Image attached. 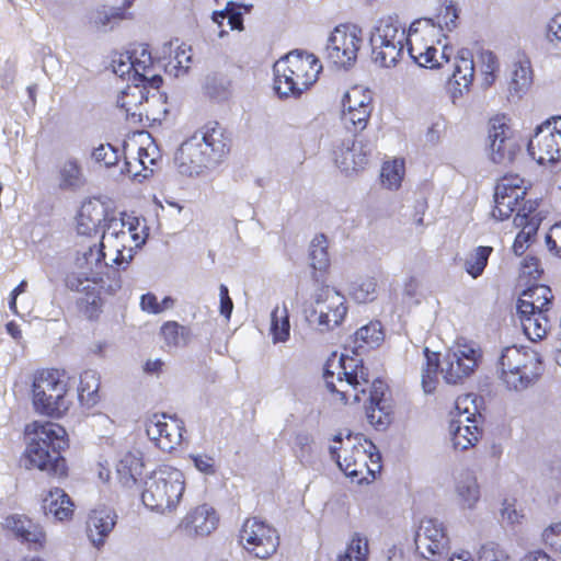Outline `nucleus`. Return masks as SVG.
I'll use <instances>...</instances> for the list:
<instances>
[{"label":"nucleus","instance_id":"63","mask_svg":"<svg viewBox=\"0 0 561 561\" xmlns=\"http://www.w3.org/2000/svg\"><path fill=\"white\" fill-rule=\"evenodd\" d=\"M191 59V55H186L184 49L178 50L175 55V64L169 62V65L165 66V71L174 73L175 77L186 73L188 66H184V62L188 64Z\"/></svg>","mask_w":561,"mask_h":561},{"label":"nucleus","instance_id":"36","mask_svg":"<svg viewBox=\"0 0 561 561\" xmlns=\"http://www.w3.org/2000/svg\"><path fill=\"white\" fill-rule=\"evenodd\" d=\"M474 76L473 56L470 49L461 48L456 57L451 78L458 87L468 89Z\"/></svg>","mask_w":561,"mask_h":561},{"label":"nucleus","instance_id":"16","mask_svg":"<svg viewBox=\"0 0 561 561\" xmlns=\"http://www.w3.org/2000/svg\"><path fill=\"white\" fill-rule=\"evenodd\" d=\"M133 59V54L129 53V50L119 54L117 58L113 59V71L115 75L124 78L125 76L128 77V80L134 83V88H128V91H123L122 96L117 100V105L125 110L127 118H133L134 121L141 122L142 121V113L137 114L136 112H131L130 104L125 100L129 96H136L135 89L136 88H142L144 87V79L140 76H136V65Z\"/></svg>","mask_w":561,"mask_h":561},{"label":"nucleus","instance_id":"50","mask_svg":"<svg viewBox=\"0 0 561 561\" xmlns=\"http://www.w3.org/2000/svg\"><path fill=\"white\" fill-rule=\"evenodd\" d=\"M414 46H409V55L413 59V61L420 67L431 68V69H439L443 67L442 61L436 59L437 48L433 45L426 46L424 50H420L417 54L415 53Z\"/></svg>","mask_w":561,"mask_h":561},{"label":"nucleus","instance_id":"6","mask_svg":"<svg viewBox=\"0 0 561 561\" xmlns=\"http://www.w3.org/2000/svg\"><path fill=\"white\" fill-rule=\"evenodd\" d=\"M67 383L57 369H44L34 375L32 382V402L36 412L60 417L69 408L65 396Z\"/></svg>","mask_w":561,"mask_h":561},{"label":"nucleus","instance_id":"3","mask_svg":"<svg viewBox=\"0 0 561 561\" xmlns=\"http://www.w3.org/2000/svg\"><path fill=\"white\" fill-rule=\"evenodd\" d=\"M313 54L295 49L279 58L273 66L274 91L280 98H297L309 89L321 71Z\"/></svg>","mask_w":561,"mask_h":561},{"label":"nucleus","instance_id":"5","mask_svg":"<svg viewBox=\"0 0 561 561\" xmlns=\"http://www.w3.org/2000/svg\"><path fill=\"white\" fill-rule=\"evenodd\" d=\"M501 379L508 389L522 391L531 386L541 374L538 354L527 347L507 346L499 360Z\"/></svg>","mask_w":561,"mask_h":561},{"label":"nucleus","instance_id":"45","mask_svg":"<svg viewBox=\"0 0 561 561\" xmlns=\"http://www.w3.org/2000/svg\"><path fill=\"white\" fill-rule=\"evenodd\" d=\"M161 335L169 347H183L187 345L191 331L175 321H168L161 327Z\"/></svg>","mask_w":561,"mask_h":561},{"label":"nucleus","instance_id":"8","mask_svg":"<svg viewBox=\"0 0 561 561\" xmlns=\"http://www.w3.org/2000/svg\"><path fill=\"white\" fill-rule=\"evenodd\" d=\"M362 43V31L356 25H337L328 38L325 56L336 67L350 69L357 60Z\"/></svg>","mask_w":561,"mask_h":561},{"label":"nucleus","instance_id":"61","mask_svg":"<svg viewBox=\"0 0 561 561\" xmlns=\"http://www.w3.org/2000/svg\"><path fill=\"white\" fill-rule=\"evenodd\" d=\"M89 278L83 273H71L66 277V286L78 293H89L90 283Z\"/></svg>","mask_w":561,"mask_h":561},{"label":"nucleus","instance_id":"12","mask_svg":"<svg viewBox=\"0 0 561 561\" xmlns=\"http://www.w3.org/2000/svg\"><path fill=\"white\" fill-rule=\"evenodd\" d=\"M527 188L519 175H505L495 186L492 217L504 221L515 211L518 201H524Z\"/></svg>","mask_w":561,"mask_h":561},{"label":"nucleus","instance_id":"64","mask_svg":"<svg viewBox=\"0 0 561 561\" xmlns=\"http://www.w3.org/2000/svg\"><path fill=\"white\" fill-rule=\"evenodd\" d=\"M140 308L142 311L151 314H159L163 311V307L158 302L156 295L152 293L141 295Z\"/></svg>","mask_w":561,"mask_h":561},{"label":"nucleus","instance_id":"47","mask_svg":"<svg viewBox=\"0 0 561 561\" xmlns=\"http://www.w3.org/2000/svg\"><path fill=\"white\" fill-rule=\"evenodd\" d=\"M164 419H161V425L164 427L162 444H160V448L162 450H172L176 445H180L182 440V435L184 431V424L176 416L171 417L172 423L169 424Z\"/></svg>","mask_w":561,"mask_h":561},{"label":"nucleus","instance_id":"34","mask_svg":"<svg viewBox=\"0 0 561 561\" xmlns=\"http://www.w3.org/2000/svg\"><path fill=\"white\" fill-rule=\"evenodd\" d=\"M547 312L548 310H542L518 314L523 332L529 340L537 341L546 336L550 323Z\"/></svg>","mask_w":561,"mask_h":561},{"label":"nucleus","instance_id":"23","mask_svg":"<svg viewBox=\"0 0 561 561\" xmlns=\"http://www.w3.org/2000/svg\"><path fill=\"white\" fill-rule=\"evenodd\" d=\"M218 520L216 511L211 506L203 504L186 514L181 523V527L187 534L207 536L217 528Z\"/></svg>","mask_w":561,"mask_h":561},{"label":"nucleus","instance_id":"39","mask_svg":"<svg viewBox=\"0 0 561 561\" xmlns=\"http://www.w3.org/2000/svg\"><path fill=\"white\" fill-rule=\"evenodd\" d=\"M493 248L489 245L476 247L465 259L463 268L472 277H480L489 262Z\"/></svg>","mask_w":561,"mask_h":561},{"label":"nucleus","instance_id":"14","mask_svg":"<svg viewBox=\"0 0 561 561\" xmlns=\"http://www.w3.org/2000/svg\"><path fill=\"white\" fill-rule=\"evenodd\" d=\"M341 371H339V381H343L341 375L344 376L345 383L353 391V401L358 403L362 401L360 394H366L369 385V371L364 366L363 358H355L348 354H342L339 360Z\"/></svg>","mask_w":561,"mask_h":561},{"label":"nucleus","instance_id":"57","mask_svg":"<svg viewBox=\"0 0 561 561\" xmlns=\"http://www.w3.org/2000/svg\"><path fill=\"white\" fill-rule=\"evenodd\" d=\"M323 317L320 318V313H318L317 309H308L306 310V319L307 321L316 325L320 332H328L333 330L339 324H334L332 321V312H324Z\"/></svg>","mask_w":561,"mask_h":561},{"label":"nucleus","instance_id":"54","mask_svg":"<svg viewBox=\"0 0 561 561\" xmlns=\"http://www.w3.org/2000/svg\"><path fill=\"white\" fill-rule=\"evenodd\" d=\"M370 95L364 93L360 89L354 88L343 98V110H362V107L371 106Z\"/></svg>","mask_w":561,"mask_h":561},{"label":"nucleus","instance_id":"55","mask_svg":"<svg viewBox=\"0 0 561 561\" xmlns=\"http://www.w3.org/2000/svg\"><path fill=\"white\" fill-rule=\"evenodd\" d=\"M402 164L385 163L381 169V181L388 188H398L402 181Z\"/></svg>","mask_w":561,"mask_h":561},{"label":"nucleus","instance_id":"2","mask_svg":"<svg viewBox=\"0 0 561 561\" xmlns=\"http://www.w3.org/2000/svg\"><path fill=\"white\" fill-rule=\"evenodd\" d=\"M27 438L25 456L33 467L51 477L64 478L68 473L61 453L68 448L66 430L49 421H34L25 425Z\"/></svg>","mask_w":561,"mask_h":561},{"label":"nucleus","instance_id":"11","mask_svg":"<svg viewBox=\"0 0 561 561\" xmlns=\"http://www.w3.org/2000/svg\"><path fill=\"white\" fill-rule=\"evenodd\" d=\"M414 541L416 550L427 560L435 561L448 554L449 540L443 524L437 519H423L415 534Z\"/></svg>","mask_w":561,"mask_h":561},{"label":"nucleus","instance_id":"42","mask_svg":"<svg viewBox=\"0 0 561 561\" xmlns=\"http://www.w3.org/2000/svg\"><path fill=\"white\" fill-rule=\"evenodd\" d=\"M100 379L95 370L89 369L80 375L78 397L82 403L94 405L98 402Z\"/></svg>","mask_w":561,"mask_h":561},{"label":"nucleus","instance_id":"17","mask_svg":"<svg viewBox=\"0 0 561 561\" xmlns=\"http://www.w3.org/2000/svg\"><path fill=\"white\" fill-rule=\"evenodd\" d=\"M387 385L376 378L369 387V405L366 408L368 422L377 430H386L391 423L392 409L386 399Z\"/></svg>","mask_w":561,"mask_h":561},{"label":"nucleus","instance_id":"1","mask_svg":"<svg viewBox=\"0 0 561 561\" xmlns=\"http://www.w3.org/2000/svg\"><path fill=\"white\" fill-rule=\"evenodd\" d=\"M229 146L225 129L218 123L208 124L180 146L174 163L180 174L198 176L204 170L216 167L229 151Z\"/></svg>","mask_w":561,"mask_h":561},{"label":"nucleus","instance_id":"49","mask_svg":"<svg viewBox=\"0 0 561 561\" xmlns=\"http://www.w3.org/2000/svg\"><path fill=\"white\" fill-rule=\"evenodd\" d=\"M312 443L313 438L308 433H298L295 437L296 457L304 466H311L316 462Z\"/></svg>","mask_w":561,"mask_h":561},{"label":"nucleus","instance_id":"26","mask_svg":"<svg viewBox=\"0 0 561 561\" xmlns=\"http://www.w3.org/2000/svg\"><path fill=\"white\" fill-rule=\"evenodd\" d=\"M42 508L46 516L51 515L59 522L70 518L73 514V503L70 496L60 488L49 490L43 499Z\"/></svg>","mask_w":561,"mask_h":561},{"label":"nucleus","instance_id":"43","mask_svg":"<svg viewBox=\"0 0 561 561\" xmlns=\"http://www.w3.org/2000/svg\"><path fill=\"white\" fill-rule=\"evenodd\" d=\"M348 291L358 304L374 301L377 297V282L374 277H359L351 283Z\"/></svg>","mask_w":561,"mask_h":561},{"label":"nucleus","instance_id":"30","mask_svg":"<svg viewBox=\"0 0 561 561\" xmlns=\"http://www.w3.org/2000/svg\"><path fill=\"white\" fill-rule=\"evenodd\" d=\"M133 54L131 61L136 65V76L144 79V87L150 85L152 89L160 88L163 80L160 75L149 76L152 65V57L148 49V45H139L137 48L129 50Z\"/></svg>","mask_w":561,"mask_h":561},{"label":"nucleus","instance_id":"53","mask_svg":"<svg viewBox=\"0 0 561 561\" xmlns=\"http://www.w3.org/2000/svg\"><path fill=\"white\" fill-rule=\"evenodd\" d=\"M457 20H458V11L456 5L450 2L449 4L445 5L439 13L436 15V24H437V31L443 32H451L457 26Z\"/></svg>","mask_w":561,"mask_h":561},{"label":"nucleus","instance_id":"41","mask_svg":"<svg viewBox=\"0 0 561 561\" xmlns=\"http://www.w3.org/2000/svg\"><path fill=\"white\" fill-rule=\"evenodd\" d=\"M273 342H286L290 335L289 313L286 305L280 309L276 306L271 313V328H270Z\"/></svg>","mask_w":561,"mask_h":561},{"label":"nucleus","instance_id":"37","mask_svg":"<svg viewBox=\"0 0 561 561\" xmlns=\"http://www.w3.org/2000/svg\"><path fill=\"white\" fill-rule=\"evenodd\" d=\"M133 218L134 217L127 216L125 213L122 214L121 218L110 216L107 213L106 219L101 227V241L103 247L117 248L116 237L127 231L128 222L131 221Z\"/></svg>","mask_w":561,"mask_h":561},{"label":"nucleus","instance_id":"10","mask_svg":"<svg viewBox=\"0 0 561 561\" xmlns=\"http://www.w3.org/2000/svg\"><path fill=\"white\" fill-rule=\"evenodd\" d=\"M529 154L538 162L561 158V117L556 116L538 125L527 145Z\"/></svg>","mask_w":561,"mask_h":561},{"label":"nucleus","instance_id":"7","mask_svg":"<svg viewBox=\"0 0 561 561\" xmlns=\"http://www.w3.org/2000/svg\"><path fill=\"white\" fill-rule=\"evenodd\" d=\"M481 359L482 352L478 344L458 340L446 351L440 371L447 383L457 385L473 374Z\"/></svg>","mask_w":561,"mask_h":561},{"label":"nucleus","instance_id":"22","mask_svg":"<svg viewBox=\"0 0 561 561\" xmlns=\"http://www.w3.org/2000/svg\"><path fill=\"white\" fill-rule=\"evenodd\" d=\"M385 339L382 325L379 321H370L360 327L344 346L345 352L362 356L369 350L378 347Z\"/></svg>","mask_w":561,"mask_h":561},{"label":"nucleus","instance_id":"24","mask_svg":"<svg viewBox=\"0 0 561 561\" xmlns=\"http://www.w3.org/2000/svg\"><path fill=\"white\" fill-rule=\"evenodd\" d=\"M553 295L551 288L543 284L527 287L516 302L517 314H529L533 311L549 310Z\"/></svg>","mask_w":561,"mask_h":561},{"label":"nucleus","instance_id":"35","mask_svg":"<svg viewBox=\"0 0 561 561\" xmlns=\"http://www.w3.org/2000/svg\"><path fill=\"white\" fill-rule=\"evenodd\" d=\"M456 493L462 507L473 508L480 499V489L476 476L462 472L456 481Z\"/></svg>","mask_w":561,"mask_h":561},{"label":"nucleus","instance_id":"4","mask_svg":"<svg viewBox=\"0 0 561 561\" xmlns=\"http://www.w3.org/2000/svg\"><path fill=\"white\" fill-rule=\"evenodd\" d=\"M184 490L183 472L170 466H161L146 479L141 501L151 511L171 513L179 505Z\"/></svg>","mask_w":561,"mask_h":561},{"label":"nucleus","instance_id":"25","mask_svg":"<svg viewBox=\"0 0 561 561\" xmlns=\"http://www.w3.org/2000/svg\"><path fill=\"white\" fill-rule=\"evenodd\" d=\"M107 209L99 199L85 201L79 210L77 218V229L79 234L90 236L101 230L103 221L106 219Z\"/></svg>","mask_w":561,"mask_h":561},{"label":"nucleus","instance_id":"19","mask_svg":"<svg viewBox=\"0 0 561 561\" xmlns=\"http://www.w3.org/2000/svg\"><path fill=\"white\" fill-rule=\"evenodd\" d=\"M117 522L115 511L107 506H100L90 512L87 522V535L93 547L100 549L114 529Z\"/></svg>","mask_w":561,"mask_h":561},{"label":"nucleus","instance_id":"13","mask_svg":"<svg viewBox=\"0 0 561 561\" xmlns=\"http://www.w3.org/2000/svg\"><path fill=\"white\" fill-rule=\"evenodd\" d=\"M159 89H152L150 85L136 88V96H133L136 99L135 102L127 101L131 106V112L142 113L148 121L161 123L169 114V110L165 105L168 96Z\"/></svg>","mask_w":561,"mask_h":561},{"label":"nucleus","instance_id":"15","mask_svg":"<svg viewBox=\"0 0 561 561\" xmlns=\"http://www.w3.org/2000/svg\"><path fill=\"white\" fill-rule=\"evenodd\" d=\"M510 128L504 117H494L489 123L490 158L494 163L512 162L515 157V142L508 137Z\"/></svg>","mask_w":561,"mask_h":561},{"label":"nucleus","instance_id":"60","mask_svg":"<svg viewBox=\"0 0 561 561\" xmlns=\"http://www.w3.org/2000/svg\"><path fill=\"white\" fill-rule=\"evenodd\" d=\"M542 539L551 550L561 553V522L546 528Z\"/></svg>","mask_w":561,"mask_h":561},{"label":"nucleus","instance_id":"31","mask_svg":"<svg viewBox=\"0 0 561 561\" xmlns=\"http://www.w3.org/2000/svg\"><path fill=\"white\" fill-rule=\"evenodd\" d=\"M144 461L139 453L125 454L116 465V472L124 486L133 488L142 474Z\"/></svg>","mask_w":561,"mask_h":561},{"label":"nucleus","instance_id":"46","mask_svg":"<svg viewBox=\"0 0 561 561\" xmlns=\"http://www.w3.org/2000/svg\"><path fill=\"white\" fill-rule=\"evenodd\" d=\"M453 444L455 448L465 450L478 442L479 430L477 425H459L451 423Z\"/></svg>","mask_w":561,"mask_h":561},{"label":"nucleus","instance_id":"28","mask_svg":"<svg viewBox=\"0 0 561 561\" xmlns=\"http://www.w3.org/2000/svg\"><path fill=\"white\" fill-rule=\"evenodd\" d=\"M407 39L404 27L399 25L397 16H386L378 20L373 27L369 36V43H393L403 44Z\"/></svg>","mask_w":561,"mask_h":561},{"label":"nucleus","instance_id":"62","mask_svg":"<svg viewBox=\"0 0 561 561\" xmlns=\"http://www.w3.org/2000/svg\"><path fill=\"white\" fill-rule=\"evenodd\" d=\"M105 249H107V247H103L102 241L99 248L95 244L88 247L82 253L85 264L92 268L101 263V261L105 260Z\"/></svg>","mask_w":561,"mask_h":561},{"label":"nucleus","instance_id":"38","mask_svg":"<svg viewBox=\"0 0 561 561\" xmlns=\"http://www.w3.org/2000/svg\"><path fill=\"white\" fill-rule=\"evenodd\" d=\"M371 47L373 61L383 68L394 67L403 53V44L369 43Z\"/></svg>","mask_w":561,"mask_h":561},{"label":"nucleus","instance_id":"20","mask_svg":"<svg viewBox=\"0 0 561 561\" xmlns=\"http://www.w3.org/2000/svg\"><path fill=\"white\" fill-rule=\"evenodd\" d=\"M138 225V219L133 218L128 222L127 231L116 237L117 248H107L114 254L112 262L122 270H126L134 257L135 250L145 243V239L140 238L136 231Z\"/></svg>","mask_w":561,"mask_h":561},{"label":"nucleus","instance_id":"18","mask_svg":"<svg viewBox=\"0 0 561 561\" xmlns=\"http://www.w3.org/2000/svg\"><path fill=\"white\" fill-rule=\"evenodd\" d=\"M370 152V147L353 139L343 140L333 151L336 165L345 173L364 169Z\"/></svg>","mask_w":561,"mask_h":561},{"label":"nucleus","instance_id":"21","mask_svg":"<svg viewBox=\"0 0 561 561\" xmlns=\"http://www.w3.org/2000/svg\"><path fill=\"white\" fill-rule=\"evenodd\" d=\"M310 309H317L322 318L324 312H332L334 324H341L347 313L345 297L335 288L322 286L314 295Z\"/></svg>","mask_w":561,"mask_h":561},{"label":"nucleus","instance_id":"40","mask_svg":"<svg viewBox=\"0 0 561 561\" xmlns=\"http://www.w3.org/2000/svg\"><path fill=\"white\" fill-rule=\"evenodd\" d=\"M308 259L314 272H324L329 267L328 239L324 234H318L311 240Z\"/></svg>","mask_w":561,"mask_h":561},{"label":"nucleus","instance_id":"51","mask_svg":"<svg viewBox=\"0 0 561 561\" xmlns=\"http://www.w3.org/2000/svg\"><path fill=\"white\" fill-rule=\"evenodd\" d=\"M371 108V106H364L362 110H343L342 119L347 128L352 125L354 131L363 130L367 126Z\"/></svg>","mask_w":561,"mask_h":561},{"label":"nucleus","instance_id":"56","mask_svg":"<svg viewBox=\"0 0 561 561\" xmlns=\"http://www.w3.org/2000/svg\"><path fill=\"white\" fill-rule=\"evenodd\" d=\"M541 222V217H525L523 216H515L514 224L516 227H522V230L519 231L522 233L523 238H527L530 242L533 241V238L536 236L538 228Z\"/></svg>","mask_w":561,"mask_h":561},{"label":"nucleus","instance_id":"27","mask_svg":"<svg viewBox=\"0 0 561 561\" xmlns=\"http://www.w3.org/2000/svg\"><path fill=\"white\" fill-rule=\"evenodd\" d=\"M531 83L533 70L530 60L523 55L511 66L508 92L512 96L520 99L522 95L527 92Z\"/></svg>","mask_w":561,"mask_h":561},{"label":"nucleus","instance_id":"44","mask_svg":"<svg viewBox=\"0 0 561 561\" xmlns=\"http://www.w3.org/2000/svg\"><path fill=\"white\" fill-rule=\"evenodd\" d=\"M425 367L422 370V387L425 393H432L436 388V376L442 362L438 353L431 352L428 347L424 348Z\"/></svg>","mask_w":561,"mask_h":561},{"label":"nucleus","instance_id":"32","mask_svg":"<svg viewBox=\"0 0 561 561\" xmlns=\"http://www.w3.org/2000/svg\"><path fill=\"white\" fill-rule=\"evenodd\" d=\"M128 18L124 8L100 7L89 13V24L98 31H111L119 21Z\"/></svg>","mask_w":561,"mask_h":561},{"label":"nucleus","instance_id":"9","mask_svg":"<svg viewBox=\"0 0 561 561\" xmlns=\"http://www.w3.org/2000/svg\"><path fill=\"white\" fill-rule=\"evenodd\" d=\"M243 548L257 559L273 556L279 546L277 530L256 517L244 520L239 535Z\"/></svg>","mask_w":561,"mask_h":561},{"label":"nucleus","instance_id":"33","mask_svg":"<svg viewBox=\"0 0 561 561\" xmlns=\"http://www.w3.org/2000/svg\"><path fill=\"white\" fill-rule=\"evenodd\" d=\"M85 184V176L78 159L69 158L59 170V188L76 192Z\"/></svg>","mask_w":561,"mask_h":561},{"label":"nucleus","instance_id":"58","mask_svg":"<svg viewBox=\"0 0 561 561\" xmlns=\"http://www.w3.org/2000/svg\"><path fill=\"white\" fill-rule=\"evenodd\" d=\"M478 561H511L507 553L494 542L483 545L479 551Z\"/></svg>","mask_w":561,"mask_h":561},{"label":"nucleus","instance_id":"59","mask_svg":"<svg viewBox=\"0 0 561 561\" xmlns=\"http://www.w3.org/2000/svg\"><path fill=\"white\" fill-rule=\"evenodd\" d=\"M167 415L163 413L160 416L154 414L151 419L146 423V433L148 437L156 442L157 446L160 448V444H162L163 431L164 427L161 425V419H165Z\"/></svg>","mask_w":561,"mask_h":561},{"label":"nucleus","instance_id":"48","mask_svg":"<svg viewBox=\"0 0 561 561\" xmlns=\"http://www.w3.org/2000/svg\"><path fill=\"white\" fill-rule=\"evenodd\" d=\"M368 540L359 534H354L343 554L336 561H367Z\"/></svg>","mask_w":561,"mask_h":561},{"label":"nucleus","instance_id":"52","mask_svg":"<svg viewBox=\"0 0 561 561\" xmlns=\"http://www.w3.org/2000/svg\"><path fill=\"white\" fill-rule=\"evenodd\" d=\"M96 163H103L106 168L115 165L119 160L118 148L111 144L100 145L91 153Z\"/></svg>","mask_w":561,"mask_h":561},{"label":"nucleus","instance_id":"29","mask_svg":"<svg viewBox=\"0 0 561 561\" xmlns=\"http://www.w3.org/2000/svg\"><path fill=\"white\" fill-rule=\"evenodd\" d=\"M5 522L8 528H10L22 541L41 545L45 539V534L42 527L34 524L25 516H10Z\"/></svg>","mask_w":561,"mask_h":561}]
</instances>
